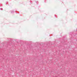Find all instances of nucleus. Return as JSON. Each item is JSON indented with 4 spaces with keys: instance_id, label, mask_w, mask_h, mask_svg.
<instances>
[{
    "instance_id": "obj_1",
    "label": "nucleus",
    "mask_w": 77,
    "mask_h": 77,
    "mask_svg": "<svg viewBox=\"0 0 77 77\" xmlns=\"http://www.w3.org/2000/svg\"><path fill=\"white\" fill-rule=\"evenodd\" d=\"M11 13H14V11H12L11 12Z\"/></svg>"
},
{
    "instance_id": "obj_2",
    "label": "nucleus",
    "mask_w": 77,
    "mask_h": 77,
    "mask_svg": "<svg viewBox=\"0 0 77 77\" xmlns=\"http://www.w3.org/2000/svg\"><path fill=\"white\" fill-rule=\"evenodd\" d=\"M6 5H7V2L6 3Z\"/></svg>"
},
{
    "instance_id": "obj_3",
    "label": "nucleus",
    "mask_w": 77,
    "mask_h": 77,
    "mask_svg": "<svg viewBox=\"0 0 77 77\" xmlns=\"http://www.w3.org/2000/svg\"><path fill=\"white\" fill-rule=\"evenodd\" d=\"M76 31H77V30H76Z\"/></svg>"
}]
</instances>
